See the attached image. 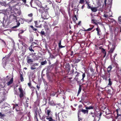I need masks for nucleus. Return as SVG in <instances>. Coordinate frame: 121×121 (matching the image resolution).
<instances>
[{"instance_id":"nucleus-38","label":"nucleus","mask_w":121,"mask_h":121,"mask_svg":"<svg viewBox=\"0 0 121 121\" xmlns=\"http://www.w3.org/2000/svg\"><path fill=\"white\" fill-rule=\"evenodd\" d=\"M85 76V74L84 73H83L82 75V77L83 78H84Z\"/></svg>"},{"instance_id":"nucleus-24","label":"nucleus","mask_w":121,"mask_h":121,"mask_svg":"<svg viewBox=\"0 0 121 121\" xmlns=\"http://www.w3.org/2000/svg\"><path fill=\"white\" fill-rule=\"evenodd\" d=\"M47 61H44L43 62H42L41 63V65H43L47 63Z\"/></svg>"},{"instance_id":"nucleus-17","label":"nucleus","mask_w":121,"mask_h":121,"mask_svg":"<svg viewBox=\"0 0 121 121\" xmlns=\"http://www.w3.org/2000/svg\"><path fill=\"white\" fill-rule=\"evenodd\" d=\"M34 22L35 24V26L36 27H41V25L38 26V24L37 23V22L36 21H35Z\"/></svg>"},{"instance_id":"nucleus-21","label":"nucleus","mask_w":121,"mask_h":121,"mask_svg":"<svg viewBox=\"0 0 121 121\" xmlns=\"http://www.w3.org/2000/svg\"><path fill=\"white\" fill-rule=\"evenodd\" d=\"M59 46L60 48H61L64 47V46L63 47V46L61 45V41H60L59 43Z\"/></svg>"},{"instance_id":"nucleus-44","label":"nucleus","mask_w":121,"mask_h":121,"mask_svg":"<svg viewBox=\"0 0 121 121\" xmlns=\"http://www.w3.org/2000/svg\"><path fill=\"white\" fill-rule=\"evenodd\" d=\"M22 0L24 3H25L26 2V0Z\"/></svg>"},{"instance_id":"nucleus-32","label":"nucleus","mask_w":121,"mask_h":121,"mask_svg":"<svg viewBox=\"0 0 121 121\" xmlns=\"http://www.w3.org/2000/svg\"><path fill=\"white\" fill-rule=\"evenodd\" d=\"M40 33L42 35H44L45 34L44 31L43 30L41 31L40 32Z\"/></svg>"},{"instance_id":"nucleus-29","label":"nucleus","mask_w":121,"mask_h":121,"mask_svg":"<svg viewBox=\"0 0 121 121\" xmlns=\"http://www.w3.org/2000/svg\"><path fill=\"white\" fill-rule=\"evenodd\" d=\"M20 25V23L19 22H18V23H17V25L14 26V28H15L19 26Z\"/></svg>"},{"instance_id":"nucleus-14","label":"nucleus","mask_w":121,"mask_h":121,"mask_svg":"<svg viewBox=\"0 0 121 121\" xmlns=\"http://www.w3.org/2000/svg\"><path fill=\"white\" fill-rule=\"evenodd\" d=\"M112 48H111L109 52H112L113 51H114V45L113 44L112 45Z\"/></svg>"},{"instance_id":"nucleus-28","label":"nucleus","mask_w":121,"mask_h":121,"mask_svg":"<svg viewBox=\"0 0 121 121\" xmlns=\"http://www.w3.org/2000/svg\"><path fill=\"white\" fill-rule=\"evenodd\" d=\"M118 20L119 23L121 24V16L119 17L118 18Z\"/></svg>"},{"instance_id":"nucleus-37","label":"nucleus","mask_w":121,"mask_h":121,"mask_svg":"<svg viewBox=\"0 0 121 121\" xmlns=\"http://www.w3.org/2000/svg\"><path fill=\"white\" fill-rule=\"evenodd\" d=\"M111 22H114V24H115L116 23V22L113 19H112L111 20Z\"/></svg>"},{"instance_id":"nucleus-18","label":"nucleus","mask_w":121,"mask_h":121,"mask_svg":"<svg viewBox=\"0 0 121 121\" xmlns=\"http://www.w3.org/2000/svg\"><path fill=\"white\" fill-rule=\"evenodd\" d=\"M94 108V107L92 106H90L89 107H86V109H93Z\"/></svg>"},{"instance_id":"nucleus-4","label":"nucleus","mask_w":121,"mask_h":121,"mask_svg":"<svg viewBox=\"0 0 121 121\" xmlns=\"http://www.w3.org/2000/svg\"><path fill=\"white\" fill-rule=\"evenodd\" d=\"M27 62L28 63L30 64L31 63L33 62V59H31L30 56H27Z\"/></svg>"},{"instance_id":"nucleus-40","label":"nucleus","mask_w":121,"mask_h":121,"mask_svg":"<svg viewBox=\"0 0 121 121\" xmlns=\"http://www.w3.org/2000/svg\"><path fill=\"white\" fill-rule=\"evenodd\" d=\"M32 45H34L35 44L37 45V44L34 42H33L32 43Z\"/></svg>"},{"instance_id":"nucleus-8","label":"nucleus","mask_w":121,"mask_h":121,"mask_svg":"<svg viewBox=\"0 0 121 121\" xmlns=\"http://www.w3.org/2000/svg\"><path fill=\"white\" fill-rule=\"evenodd\" d=\"M101 115V113H98L97 115L95 114V119H96V118L98 117V119L97 121H99V120L100 119V117Z\"/></svg>"},{"instance_id":"nucleus-54","label":"nucleus","mask_w":121,"mask_h":121,"mask_svg":"<svg viewBox=\"0 0 121 121\" xmlns=\"http://www.w3.org/2000/svg\"><path fill=\"white\" fill-rule=\"evenodd\" d=\"M29 99H28H28H27L26 100V103L27 104V102H28V100Z\"/></svg>"},{"instance_id":"nucleus-35","label":"nucleus","mask_w":121,"mask_h":121,"mask_svg":"<svg viewBox=\"0 0 121 121\" xmlns=\"http://www.w3.org/2000/svg\"><path fill=\"white\" fill-rule=\"evenodd\" d=\"M87 5H88V6H87V8H88V9H91V8H92V7H91V6L89 5V4H87Z\"/></svg>"},{"instance_id":"nucleus-41","label":"nucleus","mask_w":121,"mask_h":121,"mask_svg":"<svg viewBox=\"0 0 121 121\" xmlns=\"http://www.w3.org/2000/svg\"><path fill=\"white\" fill-rule=\"evenodd\" d=\"M108 73V74L107 76L108 77H109L110 76V73Z\"/></svg>"},{"instance_id":"nucleus-45","label":"nucleus","mask_w":121,"mask_h":121,"mask_svg":"<svg viewBox=\"0 0 121 121\" xmlns=\"http://www.w3.org/2000/svg\"><path fill=\"white\" fill-rule=\"evenodd\" d=\"M91 114H92V117H95V116H94L95 115L94 114H93L92 113H91Z\"/></svg>"},{"instance_id":"nucleus-46","label":"nucleus","mask_w":121,"mask_h":121,"mask_svg":"<svg viewBox=\"0 0 121 121\" xmlns=\"http://www.w3.org/2000/svg\"><path fill=\"white\" fill-rule=\"evenodd\" d=\"M67 68H68V69H69V65H67Z\"/></svg>"},{"instance_id":"nucleus-25","label":"nucleus","mask_w":121,"mask_h":121,"mask_svg":"<svg viewBox=\"0 0 121 121\" xmlns=\"http://www.w3.org/2000/svg\"><path fill=\"white\" fill-rule=\"evenodd\" d=\"M85 0H80L79 3L81 4H83L84 3Z\"/></svg>"},{"instance_id":"nucleus-30","label":"nucleus","mask_w":121,"mask_h":121,"mask_svg":"<svg viewBox=\"0 0 121 121\" xmlns=\"http://www.w3.org/2000/svg\"><path fill=\"white\" fill-rule=\"evenodd\" d=\"M102 50L103 52L104 53V56H105L106 55V53L105 50L104 49H102Z\"/></svg>"},{"instance_id":"nucleus-16","label":"nucleus","mask_w":121,"mask_h":121,"mask_svg":"<svg viewBox=\"0 0 121 121\" xmlns=\"http://www.w3.org/2000/svg\"><path fill=\"white\" fill-rule=\"evenodd\" d=\"M81 111L83 113H84V114L86 113L87 114L88 113V111L87 110H84L83 109H82Z\"/></svg>"},{"instance_id":"nucleus-27","label":"nucleus","mask_w":121,"mask_h":121,"mask_svg":"<svg viewBox=\"0 0 121 121\" xmlns=\"http://www.w3.org/2000/svg\"><path fill=\"white\" fill-rule=\"evenodd\" d=\"M46 118L49 121H52L53 120L52 119V118L51 117H49V118H48V117H47Z\"/></svg>"},{"instance_id":"nucleus-5","label":"nucleus","mask_w":121,"mask_h":121,"mask_svg":"<svg viewBox=\"0 0 121 121\" xmlns=\"http://www.w3.org/2000/svg\"><path fill=\"white\" fill-rule=\"evenodd\" d=\"M22 45L24 47V48L22 47L24 49H24H22V51L23 52H25L26 51V49L27 48L28 46L25 43H24L22 42Z\"/></svg>"},{"instance_id":"nucleus-3","label":"nucleus","mask_w":121,"mask_h":121,"mask_svg":"<svg viewBox=\"0 0 121 121\" xmlns=\"http://www.w3.org/2000/svg\"><path fill=\"white\" fill-rule=\"evenodd\" d=\"M39 64L38 63H33L31 65L30 69L32 70H34L36 69V67L38 66Z\"/></svg>"},{"instance_id":"nucleus-26","label":"nucleus","mask_w":121,"mask_h":121,"mask_svg":"<svg viewBox=\"0 0 121 121\" xmlns=\"http://www.w3.org/2000/svg\"><path fill=\"white\" fill-rule=\"evenodd\" d=\"M81 87L80 86L79 87V90L78 92V94H79L81 92Z\"/></svg>"},{"instance_id":"nucleus-53","label":"nucleus","mask_w":121,"mask_h":121,"mask_svg":"<svg viewBox=\"0 0 121 121\" xmlns=\"http://www.w3.org/2000/svg\"><path fill=\"white\" fill-rule=\"evenodd\" d=\"M104 2L105 4L106 5V0H104Z\"/></svg>"},{"instance_id":"nucleus-7","label":"nucleus","mask_w":121,"mask_h":121,"mask_svg":"<svg viewBox=\"0 0 121 121\" xmlns=\"http://www.w3.org/2000/svg\"><path fill=\"white\" fill-rule=\"evenodd\" d=\"M32 57L33 58L34 60H37L39 58V56L38 55H31Z\"/></svg>"},{"instance_id":"nucleus-36","label":"nucleus","mask_w":121,"mask_h":121,"mask_svg":"<svg viewBox=\"0 0 121 121\" xmlns=\"http://www.w3.org/2000/svg\"><path fill=\"white\" fill-rule=\"evenodd\" d=\"M23 32H24V31H23V30H20V33L18 35H19L20 34H22V33H23Z\"/></svg>"},{"instance_id":"nucleus-2","label":"nucleus","mask_w":121,"mask_h":121,"mask_svg":"<svg viewBox=\"0 0 121 121\" xmlns=\"http://www.w3.org/2000/svg\"><path fill=\"white\" fill-rule=\"evenodd\" d=\"M112 12L109 10L108 12H105V14L104 15V16L106 18H108L109 17L112 16Z\"/></svg>"},{"instance_id":"nucleus-34","label":"nucleus","mask_w":121,"mask_h":121,"mask_svg":"<svg viewBox=\"0 0 121 121\" xmlns=\"http://www.w3.org/2000/svg\"><path fill=\"white\" fill-rule=\"evenodd\" d=\"M50 111L49 110H47V114L49 116V113L50 112Z\"/></svg>"},{"instance_id":"nucleus-31","label":"nucleus","mask_w":121,"mask_h":121,"mask_svg":"<svg viewBox=\"0 0 121 121\" xmlns=\"http://www.w3.org/2000/svg\"><path fill=\"white\" fill-rule=\"evenodd\" d=\"M93 27H94V26L92 27V28H89L87 30H86V31H90L91 30H92V29Z\"/></svg>"},{"instance_id":"nucleus-43","label":"nucleus","mask_w":121,"mask_h":121,"mask_svg":"<svg viewBox=\"0 0 121 121\" xmlns=\"http://www.w3.org/2000/svg\"><path fill=\"white\" fill-rule=\"evenodd\" d=\"M28 86H29L30 87L31 85V83H28Z\"/></svg>"},{"instance_id":"nucleus-19","label":"nucleus","mask_w":121,"mask_h":121,"mask_svg":"<svg viewBox=\"0 0 121 121\" xmlns=\"http://www.w3.org/2000/svg\"><path fill=\"white\" fill-rule=\"evenodd\" d=\"M49 103L51 105L53 106L55 105V104L54 103V101H49Z\"/></svg>"},{"instance_id":"nucleus-47","label":"nucleus","mask_w":121,"mask_h":121,"mask_svg":"<svg viewBox=\"0 0 121 121\" xmlns=\"http://www.w3.org/2000/svg\"><path fill=\"white\" fill-rule=\"evenodd\" d=\"M117 54H115V55L114 56H113V57H114V59L115 58L116 56L117 55Z\"/></svg>"},{"instance_id":"nucleus-33","label":"nucleus","mask_w":121,"mask_h":121,"mask_svg":"<svg viewBox=\"0 0 121 121\" xmlns=\"http://www.w3.org/2000/svg\"><path fill=\"white\" fill-rule=\"evenodd\" d=\"M17 45L18 46V47L20 49H22L23 48L22 47H20V46H19V43H17Z\"/></svg>"},{"instance_id":"nucleus-48","label":"nucleus","mask_w":121,"mask_h":121,"mask_svg":"<svg viewBox=\"0 0 121 121\" xmlns=\"http://www.w3.org/2000/svg\"><path fill=\"white\" fill-rule=\"evenodd\" d=\"M30 27L31 28H32L33 29V28H34L33 26H30Z\"/></svg>"},{"instance_id":"nucleus-56","label":"nucleus","mask_w":121,"mask_h":121,"mask_svg":"<svg viewBox=\"0 0 121 121\" xmlns=\"http://www.w3.org/2000/svg\"><path fill=\"white\" fill-rule=\"evenodd\" d=\"M52 95L53 96H54L55 95V94H54H54H52Z\"/></svg>"},{"instance_id":"nucleus-10","label":"nucleus","mask_w":121,"mask_h":121,"mask_svg":"<svg viewBox=\"0 0 121 121\" xmlns=\"http://www.w3.org/2000/svg\"><path fill=\"white\" fill-rule=\"evenodd\" d=\"M62 113L60 112L59 113L57 114L56 113V117L58 118V119H59L60 117H61L62 115Z\"/></svg>"},{"instance_id":"nucleus-55","label":"nucleus","mask_w":121,"mask_h":121,"mask_svg":"<svg viewBox=\"0 0 121 121\" xmlns=\"http://www.w3.org/2000/svg\"><path fill=\"white\" fill-rule=\"evenodd\" d=\"M2 116V114L0 112V116Z\"/></svg>"},{"instance_id":"nucleus-59","label":"nucleus","mask_w":121,"mask_h":121,"mask_svg":"<svg viewBox=\"0 0 121 121\" xmlns=\"http://www.w3.org/2000/svg\"><path fill=\"white\" fill-rule=\"evenodd\" d=\"M111 45H110V44L109 45V46H108V47H110V46H111Z\"/></svg>"},{"instance_id":"nucleus-63","label":"nucleus","mask_w":121,"mask_h":121,"mask_svg":"<svg viewBox=\"0 0 121 121\" xmlns=\"http://www.w3.org/2000/svg\"><path fill=\"white\" fill-rule=\"evenodd\" d=\"M18 106V104H16V106Z\"/></svg>"},{"instance_id":"nucleus-9","label":"nucleus","mask_w":121,"mask_h":121,"mask_svg":"<svg viewBox=\"0 0 121 121\" xmlns=\"http://www.w3.org/2000/svg\"><path fill=\"white\" fill-rule=\"evenodd\" d=\"M43 18L44 19H48V15L47 13H45L43 14Z\"/></svg>"},{"instance_id":"nucleus-58","label":"nucleus","mask_w":121,"mask_h":121,"mask_svg":"<svg viewBox=\"0 0 121 121\" xmlns=\"http://www.w3.org/2000/svg\"><path fill=\"white\" fill-rule=\"evenodd\" d=\"M94 21H95V20L94 19H92V22L93 21V22H94Z\"/></svg>"},{"instance_id":"nucleus-6","label":"nucleus","mask_w":121,"mask_h":121,"mask_svg":"<svg viewBox=\"0 0 121 121\" xmlns=\"http://www.w3.org/2000/svg\"><path fill=\"white\" fill-rule=\"evenodd\" d=\"M117 113V117L121 115V109H117L116 110Z\"/></svg>"},{"instance_id":"nucleus-64","label":"nucleus","mask_w":121,"mask_h":121,"mask_svg":"<svg viewBox=\"0 0 121 121\" xmlns=\"http://www.w3.org/2000/svg\"><path fill=\"white\" fill-rule=\"evenodd\" d=\"M47 5H46V7H47Z\"/></svg>"},{"instance_id":"nucleus-13","label":"nucleus","mask_w":121,"mask_h":121,"mask_svg":"<svg viewBox=\"0 0 121 121\" xmlns=\"http://www.w3.org/2000/svg\"><path fill=\"white\" fill-rule=\"evenodd\" d=\"M96 30L97 31V35H100L99 33L100 32V28L99 27H97L96 29Z\"/></svg>"},{"instance_id":"nucleus-22","label":"nucleus","mask_w":121,"mask_h":121,"mask_svg":"<svg viewBox=\"0 0 121 121\" xmlns=\"http://www.w3.org/2000/svg\"><path fill=\"white\" fill-rule=\"evenodd\" d=\"M111 79L110 78H109L108 79L109 83L108 85L110 86L112 84V82L111 81Z\"/></svg>"},{"instance_id":"nucleus-51","label":"nucleus","mask_w":121,"mask_h":121,"mask_svg":"<svg viewBox=\"0 0 121 121\" xmlns=\"http://www.w3.org/2000/svg\"><path fill=\"white\" fill-rule=\"evenodd\" d=\"M84 5H83L82 6V9H83V7H84Z\"/></svg>"},{"instance_id":"nucleus-61","label":"nucleus","mask_w":121,"mask_h":121,"mask_svg":"<svg viewBox=\"0 0 121 121\" xmlns=\"http://www.w3.org/2000/svg\"><path fill=\"white\" fill-rule=\"evenodd\" d=\"M75 18H76V20H77V17H76V16H75Z\"/></svg>"},{"instance_id":"nucleus-39","label":"nucleus","mask_w":121,"mask_h":121,"mask_svg":"<svg viewBox=\"0 0 121 121\" xmlns=\"http://www.w3.org/2000/svg\"><path fill=\"white\" fill-rule=\"evenodd\" d=\"M33 14L32 13H30L28 15V16L30 17H31L32 16Z\"/></svg>"},{"instance_id":"nucleus-23","label":"nucleus","mask_w":121,"mask_h":121,"mask_svg":"<svg viewBox=\"0 0 121 121\" xmlns=\"http://www.w3.org/2000/svg\"><path fill=\"white\" fill-rule=\"evenodd\" d=\"M32 45H31V46L29 47V50L30 51L34 52V50L32 49Z\"/></svg>"},{"instance_id":"nucleus-60","label":"nucleus","mask_w":121,"mask_h":121,"mask_svg":"<svg viewBox=\"0 0 121 121\" xmlns=\"http://www.w3.org/2000/svg\"><path fill=\"white\" fill-rule=\"evenodd\" d=\"M4 5L5 6H6V4H4Z\"/></svg>"},{"instance_id":"nucleus-50","label":"nucleus","mask_w":121,"mask_h":121,"mask_svg":"<svg viewBox=\"0 0 121 121\" xmlns=\"http://www.w3.org/2000/svg\"><path fill=\"white\" fill-rule=\"evenodd\" d=\"M37 86V88L39 89L40 88L39 87V86Z\"/></svg>"},{"instance_id":"nucleus-62","label":"nucleus","mask_w":121,"mask_h":121,"mask_svg":"<svg viewBox=\"0 0 121 121\" xmlns=\"http://www.w3.org/2000/svg\"><path fill=\"white\" fill-rule=\"evenodd\" d=\"M24 69H27L26 68H24Z\"/></svg>"},{"instance_id":"nucleus-1","label":"nucleus","mask_w":121,"mask_h":121,"mask_svg":"<svg viewBox=\"0 0 121 121\" xmlns=\"http://www.w3.org/2000/svg\"><path fill=\"white\" fill-rule=\"evenodd\" d=\"M19 92H20V97L21 99L23 97L24 94L25 92L23 90L22 88L21 87H20L18 89Z\"/></svg>"},{"instance_id":"nucleus-42","label":"nucleus","mask_w":121,"mask_h":121,"mask_svg":"<svg viewBox=\"0 0 121 121\" xmlns=\"http://www.w3.org/2000/svg\"><path fill=\"white\" fill-rule=\"evenodd\" d=\"M30 87L31 89H34L35 88L34 87L32 86L31 85Z\"/></svg>"},{"instance_id":"nucleus-11","label":"nucleus","mask_w":121,"mask_h":121,"mask_svg":"<svg viewBox=\"0 0 121 121\" xmlns=\"http://www.w3.org/2000/svg\"><path fill=\"white\" fill-rule=\"evenodd\" d=\"M98 7H92L91 8V10L93 12H95L97 10Z\"/></svg>"},{"instance_id":"nucleus-15","label":"nucleus","mask_w":121,"mask_h":121,"mask_svg":"<svg viewBox=\"0 0 121 121\" xmlns=\"http://www.w3.org/2000/svg\"><path fill=\"white\" fill-rule=\"evenodd\" d=\"M112 68V67L111 66H110L108 67L107 69L108 73H110V71L111 70Z\"/></svg>"},{"instance_id":"nucleus-57","label":"nucleus","mask_w":121,"mask_h":121,"mask_svg":"<svg viewBox=\"0 0 121 121\" xmlns=\"http://www.w3.org/2000/svg\"><path fill=\"white\" fill-rule=\"evenodd\" d=\"M84 78H82V80L83 81L84 80Z\"/></svg>"},{"instance_id":"nucleus-12","label":"nucleus","mask_w":121,"mask_h":121,"mask_svg":"<svg viewBox=\"0 0 121 121\" xmlns=\"http://www.w3.org/2000/svg\"><path fill=\"white\" fill-rule=\"evenodd\" d=\"M13 78H12L10 80L9 82L7 84V85L9 86L13 82Z\"/></svg>"},{"instance_id":"nucleus-52","label":"nucleus","mask_w":121,"mask_h":121,"mask_svg":"<svg viewBox=\"0 0 121 121\" xmlns=\"http://www.w3.org/2000/svg\"><path fill=\"white\" fill-rule=\"evenodd\" d=\"M81 23V22L80 21L79 22H78V24L79 25L80 24V23Z\"/></svg>"},{"instance_id":"nucleus-20","label":"nucleus","mask_w":121,"mask_h":121,"mask_svg":"<svg viewBox=\"0 0 121 121\" xmlns=\"http://www.w3.org/2000/svg\"><path fill=\"white\" fill-rule=\"evenodd\" d=\"M20 77L21 81L22 82L24 81L23 78V77L22 75V74H21L20 75Z\"/></svg>"},{"instance_id":"nucleus-49","label":"nucleus","mask_w":121,"mask_h":121,"mask_svg":"<svg viewBox=\"0 0 121 121\" xmlns=\"http://www.w3.org/2000/svg\"><path fill=\"white\" fill-rule=\"evenodd\" d=\"M33 29L34 30H35V31H36V30H37V29H36L35 28H33Z\"/></svg>"}]
</instances>
